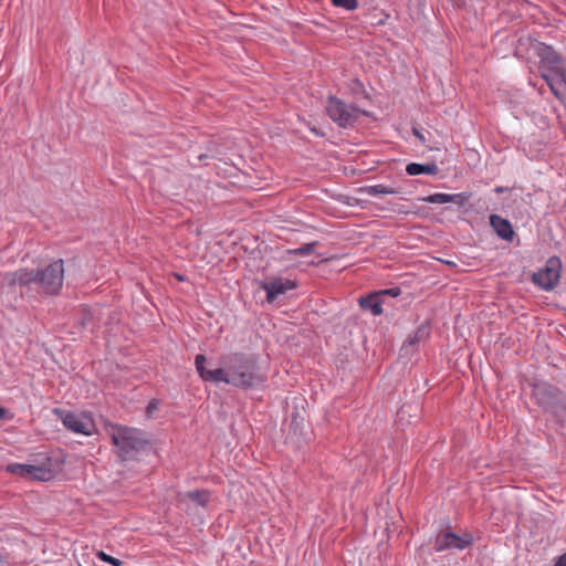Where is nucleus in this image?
<instances>
[{
    "instance_id": "obj_1",
    "label": "nucleus",
    "mask_w": 566,
    "mask_h": 566,
    "mask_svg": "<svg viewBox=\"0 0 566 566\" xmlns=\"http://www.w3.org/2000/svg\"><path fill=\"white\" fill-rule=\"evenodd\" d=\"M207 357L199 354L195 357L197 373L203 381L211 384H227L240 389L260 387L266 379L262 373L255 355L244 353H228L219 358V367L208 369Z\"/></svg>"
},
{
    "instance_id": "obj_2",
    "label": "nucleus",
    "mask_w": 566,
    "mask_h": 566,
    "mask_svg": "<svg viewBox=\"0 0 566 566\" xmlns=\"http://www.w3.org/2000/svg\"><path fill=\"white\" fill-rule=\"evenodd\" d=\"M64 263L56 260L42 270L20 269L14 272L0 273V285L20 287V293L38 292L57 294L63 285Z\"/></svg>"
},
{
    "instance_id": "obj_3",
    "label": "nucleus",
    "mask_w": 566,
    "mask_h": 566,
    "mask_svg": "<svg viewBox=\"0 0 566 566\" xmlns=\"http://www.w3.org/2000/svg\"><path fill=\"white\" fill-rule=\"evenodd\" d=\"M113 443L118 449V454L123 460L134 459L140 451L145 450L148 440L145 433L135 428L123 426L113 427L111 433Z\"/></svg>"
},
{
    "instance_id": "obj_4",
    "label": "nucleus",
    "mask_w": 566,
    "mask_h": 566,
    "mask_svg": "<svg viewBox=\"0 0 566 566\" xmlns=\"http://www.w3.org/2000/svg\"><path fill=\"white\" fill-rule=\"evenodd\" d=\"M534 396L537 403L555 417L563 418L566 415V398L557 387L539 384L534 389Z\"/></svg>"
},
{
    "instance_id": "obj_5",
    "label": "nucleus",
    "mask_w": 566,
    "mask_h": 566,
    "mask_svg": "<svg viewBox=\"0 0 566 566\" xmlns=\"http://www.w3.org/2000/svg\"><path fill=\"white\" fill-rule=\"evenodd\" d=\"M325 109L328 117L340 128L353 127L361 113L355 105L346 104L333 95L327 97Z\"/></svg>"
},
{
    "instance_id": "obj_6",
    "label": "nucleus",
    "mask_w": 566,
    "mask_h": 566,
    "mask_svg": "<svg viewBox=\"0 0 566 566\" xmlns=\"http://www.w3.org/2000/svg\"><path fill=\"white\" fill-rule=\"evenodd\" d=\"M54 412L59 416L64 427L74 433L92 436L96 431L95 422L88 413L62 409H55Z\"/></svg>"
},
{
    "instance_id": "obj_7",
    "label": "nucleus",
    "mask_w": 566,
    "mask_h": 566,
    "mask_svg": "<svg viewBox=\"0 0 566 566\" xmlns=\"http://www.w3.org/2000/svg\"><path fill=\"white\" fill-rule=\"evenodd\" d=\"M473 539V535L468 532L459 535L451 531H444L434 537L433 549L437 553L452 549L463 551L472 545Z\"/></svg>"
},
{
    "instance_id": "obj_8",
    "label": "nucleus",
    "mask_w": 566,
    "mask_h": 566,
    "mask_svg": "<svg viewBox=\"0 0 566 566\" xmlns=\"http://www.w3.org/2000/svg\"><path fill=\"white\" fill-rule=\"evenodd\" d=\"M560 268L562 263L559 258H549L545 268L533 274V282L545 291L553 290L559 281Z\"/></svg>"
},
{
    "instance_id": "obj_9",
    "label": "nucleus",
    "mask_w": 566,
    "mask_h": 566,
    "mask_svg": "<svg viewBox=\"0 0 566 566\" xmlns=\"http://www.w3.org/2000/svg\"><path fill=\"white\" fill-rule=\"evenodd\" d=\"M260 287L266 292V301L273 303L280 295L296 287V283L282 276H269L260 283Z\"/></svg>"
},
{
    "instance_id": "obj_10",
    "label": "nucleus",
    "mask_w": 566,
    "mask_h": 566,
    "mask_svg": "<svg viewBox=\"0 0 566 566\" xmlns=\"http://www.w3.org/2000/svg\"><path fill=\"white\" fill-rule=\"evenodd\" d=\"M470 199V195L467 192H460V193H442L437 192L429 195L428 197L423 198V201L427 203H454L459 207L464 206Z\"/></svg>"
},
{
    "instance_id": "obj_11",
    "label": "nucleus",
    "mask_w": 566,
    "mask_h": 566,
    "mask_svg": "<svg viewBox=\"0 0 566 566\" xmlns=\"http://www.w3.org/2000/svg\"><path fill=\"white\" fill-rule=\"evenodd\" d=\"M490 224L495 231V233L499 235V238L505 241L513 240L515 232L513 230L511 222L507 219H504L499 214H491Z\"/></svg>"
},
{
    "instance_id": "obj_12",
    "label": "nucleus",
    "mask_w": 566,
    "mask_h": 566,
    "mask_svg": "<svg viewBox=\"0 0 566 566\" xmlns=\"http://www.w3.org/2000/svg\"><path fill=\"white\" fill-rule=\"evenodd\" d=\"M430 335V327L427 324H421L417 331L410 335L403 343L401 350L407 355L421 342L426 340Z\"/></svg>"
},
{
    "instance_id": "obj_13",
    "label": "nucleus",
    "mask_w": 566,
    "mask_h": 566,
    "mask_svg": "<svg viewBox=\"0 0 566 566\" xmlns=\"http://www.w3.org/2000/svg\"><path fill=\"white\" fill-rule=\"evenodd\" d=\"M210 500V494L206 490H193L178 495V501L181 503L192 502L198 506H206Z\"/></svg>"
},
{
    "instance_id": "obj_14",
    "label": "nucleus",
    "mask_w": 566,
    "mask_h": 566,
    "mask_svg": "<svg viewBox=\"0 0 566 566\" xmlns=\"http://www.w3.org/2000/svg\"><path fill=\"white\" fill-rule=\"evenodd\" d=\"M382 304L384 300H381V297H379V295L376 292H373L369 295L359 298L360 307L370 311L373 315L382 314Z\"/></svg>"
},
{
    "instance_id": "obj_15",
    "label": "nucleus",
    "mask_w": 566,
    "mask_h": 566,
    "mask_svg": "<svg viewBox=\"0 0 566 566\" xmlns=\"http://www.w3.org/2000/svg\"><path fill=\"white\" fill-rule=\"evenodd\" d=\"M406 171L410 176H418V175H434L438 172V166L436 164H418V163H411L408 164L406 167Z\"/></svg>"
},
{
    "instance_id": "obj_16",
    "label": "nucleus",
    "mask_w": 566,
    "mask_h": 566,
    "mask_svg": "<svg viewBox=\"0 0 566 566\" xmlns=\"http://www.w3.org/2000/svg\"><path fill=\"white\" fill-rule=\"evenodd\" d=\"M542 62L548 69V74H552L563 63L560 56L551 48L544 50Z\"/></svg>"
},
{
    "instance_id": "obj_17",
    "label": "nucleus",
    "mask_w": 566,
    "mask_h": 566,
    "mask_svg": "<svg viewBox=\"0 0 566 566\" xmlns=\"http://www.w3.org/2000/svg\"><path fill=\"white\" fill-rule=\"evenodd\" d=\"M28 479L38 480V481H48L52 478V472L49 469H45L40 465L28 464Z\"/></svg>"
},
{
    "instance_id": "obj_18",
    "label": "nucleus",
    "mask_w": 566,
    "mask_h": 566,
    "mask_svg": "<svg viewBox=\"0 0 566 566\" xmlns=\"http://www.w3.org/2000/svg\"><path fill=\"white\" fill-rule=\"evenodd\" d=\"M365 193L371 197H376L379 195H397L399 190L396 188L387 187L385 185H374L368 186L364 189Z\"/></svg>"
},
{
    "instance_id": "obj_19",
    "label": "nucleus",
    "mask_w": 566,
    "mask_h": 566,
    "mask_svg": "<svg viewBox=\"0 0 566 566\" xmlns=\"http://www.w3.org/2000/svg\"><path fill=\"white\" fill-rule=\"evenodd\" d=\"M80 325L84 329H93L94 327V312L90 308H83L81 312Z\"/></svg>"
},
{
    "instance_id": "obj_20",
    "label": "nucleus",
    "mask_w": 566,
    "mask_h": 566,
    "mask_svg": "<svg viewBox=\"0 0 566 566\" xmlns=\"http://www.w3.org/2000/svg\"><path fill=\"white\" fill-rule=\"evenodd\" d=\"M7 472L19 475L22 478H27L28 475V464L22 463H10L6 467Z\"/></svg>"
},
{
    "instance_id": "obj_21",
    "label": "nucleus",
    "mask_w": 566,
    "mask_h": 566,
    "mask_svg": "<svg viewBox=\"0 0 566 566\" xmlns=\"http://www.w3.org/2000/svg\"><path fill=\"white\" fill-rule=\"evenodd\" d=\"M317 242L305 243L296 249L290 250L289 252L295 255L305 256L314 252Z\"/></svg>"
},
{
    "instance_id": "obj_22",
    "label": "nucleus",
    "mask_w": 566,
    "mask_h": 566,
    "mask_svg": "<svg viewBox=\"0 0 566 566\" xmlns=\"http://www.w3.org/2000/svg\"><path fill=\"white\" fill-rule=\"evenodd\" d=\"M543 77L545 78L547 85L549 86L552 93L557 97L560 98L559 90L557 88V84H562L557 77H555L553 74H543Z\"/></svg>"
},
{
    "instance_id": "obj_23",
    "label": "nucleus",
    "mask_w": 566,
    "mask_h": 566,
    "mask_svg": "<svg viewBox=\"0 0 566 566\" xmlns=\"http://www.w3.org/2000/svg\"><path fill=\"white\" fill-rule=\"evenodd\" d=\"M335 7L353 11L358 8V0H332Z\"/></svg>"
},
{
    "instance_id": "obj_24",
    "label": "nucleus",
    "mask_w": 566,
    "mask_h": 566,
    "mask_svg": "<svg viewBox=\"0 0 566 566\" xmlns=\"http://www.w3.org/2000/svg\"><path fill=\"white\" fill-rule=\"evenodd\" d=\"M96 556H97L101 560H103V562H105V563H108V564H111V565H113V566H122V565H123V562H122V560H119L118 558H115V557H113V556H111V555L106 554V553H105V552H103V551H98V552L96 553Z\"/></svg>"
},
{
    "instance_id": "obj_25",
    "label": "nucleus",
    "mask_w": 566,
    "mask_h": 566,
    "mask_svg": "<svg viewBox=\"0 0 566 566\" xmlns=\"http://www.w3.org/2000/svg\"><path fill=\"white\" fill-rule=\"evenodd\" d=\"M376 293L385 301L386 297H397L400 295L401 290L399 287H391L386 290L376 291Z\"/></svg>"
},
{
    "instance_id": "obj_26",
    "label": "nucleus",
    "mask_w": 566,
    "mask_h": 566,
    "mask_svg": "<svg viewBox=\"0 0 566 566\" xmlns=\"http://www.w3.org/2000/svg\"><path fill=\"white\" fill-rule=\"evenodd\" d=\"M552 74L566 86V65L562 63Z\"/></svg>"
},
{
    "instance_id": "obj_27",
    "label": "nucleus",
    "mask_w": 566,
    "mask_h": 566,
    "mask_svg": "<svg viewBox=\"0 0 566 566\" xmlns=\"http://www.w3.org/2000/svg\"><path fill=\"white\" fill-rule=\"evenodd\" d=\"M159 402L157 400H151L147 406V413L150 416L155 410H157Z\"/></svg>"
},
{
    "instance_id": "obj_28",
    "label": "nucleus",
    "mask_w": 566,
    "mask_h": 566,
    "mask_svg": "<svg viewBox=\"0 0 566 566\" xmlns=\"http://www.w3.org/2000/svg\"><path fill=\"white\" fill-rule=\"evenodd\" d=\"M554 566H566V552L557 558Z\"/></svg>"
},
{
    "instance_id": "obj_29",
    "label": "nucleus",
    "mask_w": 566,
    "mask_h": 566,
    "mask_svg": "<svg viewBox=\"0 0 566 566\" xmlns=\"http://www.w3.org/2000/svg\"><path fill=\"white\" fill-rule=\"evenodd\" d=\"M415 134L421 142H424L423 136L417 129H415Z\"/></svg>"
},
{
    "instance_id": "obj_30",
    "label": "nucleus",
    "mask_w": 566,
    "mask_h": 566,
    "mask_svg": "<svg viewBox=\"0 0 566 566\" xmlns=\"http://www.w3.org/2000/svg\"><path fill=\"white\" fill-rule=\"evenodd\" d=\"M4 415H6V410L2 407H0V419H2L4 417Z\"/></svg>"
},
{
    "instance_id": "obj_31",
    "label": "nucleus",
    "mask_w": 566,
    "mask_h": 566,
    "mask_svg": "<svg viewBox=\"0 0 566 566\" xmlns=\"http://www.w3.org/2000/svg\"><path fill=\"white\" fill-rule=\"evenodd\" d=\"M495 191H496V192H502V191H503V189H502L501 187H497V188L495 189Z\"/></svg>"
}]
</instances>
